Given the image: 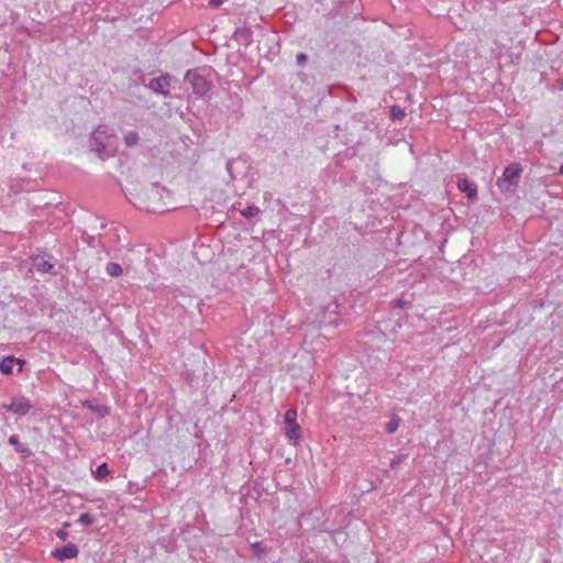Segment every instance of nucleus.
<instances>
[{
    "mask_svg": "<svg viewBox=\"0 0 563 563\" xmlns=\"http://www.w3.org/2000/svg\"><path fill=\"white\" fill-rule=\"evenodd\" d=\"M56 536L57 538H59L60 540L65 541L67 538H68V532L67 530H65L64 528L59 529L57 532H56Z\"/></svg>",
    "mask_w": 563,
    "mask_h": 563,
    "instance_id": "obj_20",
    "label": "nucleus"
},
{
    "mask_svg": "<svg viewBox=\"0 0 563 563\" xmlns=\"http://www.w3.org/2000/svg\"><path fill=\"white\" fill-rule=\"evenodd\" d=\"M15 364L20 365L19 371H21L22 362L13 356H7L0 362V372L5 375L12 374Z\"/></svg>",
    "mask_w": 563,
    "mask_h": 563,
    "instance_id": "obj_7",
    "label": "nucleus"
},
{
    "mask_svg": "<svg viewBox=\"0 0 563 563\" xmlns=\"http://www.w3.org/2000/svg\"><path fill=\"white\" fill-rule=\"evenodd\" d=\"M400 418L394 416L393 419L386 424V430L388 433H394L399 427Z\"/></svg>",
    "mask_w": 563,
    "mask_h": 563,
    "instance_id": "obj_16",
    "label": "nucleus"
},
{
    "mask_svg": "<svg viewBox=\"0 0 563 563\" xmlns=\"http://www.w3.org/2000/svg\"><path fill=\"white\" fill-rule=\"evenodd\" d=\"M457 188L465 192L470 199H475L477 197L476 186L471 184L466 178L457 179Z\"/></svg>",
    "mask_w": 563,
    "mask_h": 563,
    "instance_id": "obj_8",
    "label": "nucleus"
},
{
    "mask_svg": "<svg viewBox=\"0 0 563 563\" xmlns=\"http://www.w3.org/2000/svg\"><path fill=\"white\" fill-rule=\"evenodd\" d=\"M84 407L95 411L100 418H103L109 412L106 406L99 405L96 400H86Z\"/></svg>",
    "mask_w": 563,
    "mask_h": 563,
    "instance_id": "obj_10",
    "label": "nucleus"
},
{
    "mask_svg": "<svg viewBox=\"0 0 563 563\" xmlns=\"http://www.w3.org/2000/svg\"><path fill=\"white\" fill-rule=\"evenodd\" d=\"M69 526H70V523H69V522H65V523L63 525V528L66 530V529H68V527H69Z\"/></svg>",
    "mask_w": 563,
    "mask_h": 563,
    "instance_id": "obj_25",
    "label": "nucleus"
},
{
    "mask_svg": "<svg viewBox=\"0 0 563 563\" xmlns=\"http://www.w3.org/2000/svg\"><path fill=\"white\" fill-rule=\"evenodd\" d=\"M95 151H96V152L98 153V155L101 157V156H102V154L106 152V145L103 144V142L96 143Z\"/></svg>",
    "mask_w": 563,
    "mask_h": 563,
    "instance_id": "obj_19",
    "label": "nucleus"
},
{
    "mask_svg": "<svg viewBox=\"0 0 563 563\" xmlns=\"http://www.w3.org/2000/svg\"><path fill=\"white\" fill-rule=\"evenodd\" d=\"M92 521V517L87 512L81 514L78 519V522H80L84 526H90Z\"/></svg>",
    "mask_w": 563,
    "mask_h": 563,
    "instance_id": "obj_18",
    "label": "nucleus"
},
{
    "mask_svg": "<svg viewBox=\"0 0 563 563\" xmlns=\"http://www.w3.org/2000/svg\"><path fill=\"white\" fill-rule=\"evenodd\" d=\"M140 140V135L136 131H129L124 134L123 141L125 146L133 147L136 146Z\"/></svg>",
    "mask_w": 563,
    "mask_h": 563,
    "instance_id": "obj_11",
    "label": "nucleus"
},
{
    "mask_svg": "<svg viewBox=\"0 0 563 563\" xmlns=\"http://www.w3.org/2000/svg\"><path fill=\"white\" fill-rule=\"evenodd\" d=\"M209 3L213 8H219L223 3V0H210Z\"/></svg>",
    "mask_w": 563,
    "mask_h": 563,
    "instance_id": "obj_24",
    "label": "nucleus"
},
{
    "mask_svg": "<svg viewBox=\"0 0 563 563\" xmlns=\"http://www.w3.org/2000/svg\"><path fill=\"white\" fill-rule=\"evenodd\" d=\"M79 550L75 543H67L63 548L53 551V556L58 561H65L77 558Z\"/></svg>",
    "mask_w": 563,
    "mask_h": 563,
    "instance_id": "obj_5",
    "label": "nucleus"
},
{
    "mask_svg": "<svg viewBox=\"0 0 563 563\" xmlns=\"http://www.w3.org/2000/svg\"><path fill=\"white\" fill-rule=\"evenodd\" d=\"M9 443L12 444L14 448H15V451L21 453L23 456L27 457L32 454L31 450L29 449L27 445L21 443L19 441V437L15 435V434H12L10 438H9Z\"/></svg>",
    "mask_w": 563,
    "mask_h": 563,
    "instance_id": "obj_9",
    "label": "nucleus"
},
{
    "mask_svg": "<svg viewBox=\"0 0 563 563\" xmlns=\"http://www.w3.org/2000/svg\"><path fill=\"white\" fill-rule=\"evenodd\" d=\"M522 168L519 164L508 165L503 176L497 180V186L503 192L514 194L519 185Z\"/></svg>",
    "mask_w": 563,
    "mask_h": 563,
    "instance_id": "obj_1",
    "label": "nucleus"
},
{
    "mask_svg": "<svg viewBox=\"0 0 563 563\" xmlns=\"http://www.w3.org/2000/svg\"><path fill=\"white\" fill-rule=\"evenodd\" d=\"M106 272L112 277H118L122 274L123 271L119 263L110 262L106 266Z\"/></svg>",
    "mask_w": 563,
    "mask_h": 563,
    "instance_id": "obj_13",
    "label": "nucleus"
},
{
    "mask_svg": "<svg viewBox=\"0 0 563 563\" xmlns=\"http://www.w3.org/2000/svg\"><path fill=\"white\" fill-rule=\"evenodd\" d=\"M92 141L95 143H100L102 142V136H101V132L99 130H97L93 134H92Z\"/></svg>",
    "mask_w": 563,
    "mask_h": 563,
    "instance_id": "obj_22",
    "label": "nucleus"
},
{
    "mask_svg": "<svg viewBox=\"0 0 563 563\" xmlns=\"http://www.w3.org/2000/svg\"><path fill=\"white\" fill-rule=\"evenodd\" d=\"M297 411L288 409L284 415V434L292 443H297L301 438V428L296 421Z\"/></svg>",
    "mask_w": 563,
    "mask_h": 563,
    "instance_id": "obj_2",
    "label": "nucleus"
},
{
    "mask_svg": "<svg viewBox=\"0 0 563 563\" xmlns=\"http://www.w3.org/2000/svg\"><path fill=\"white\" fill-rule=\"evenodd\" d=\"M560 174L563 175V165L560 167Z\"/></svg>",
    "mask_w": 563,
    "mask_h": 563,
    "instance_id": "obj_26",
    "label": "nucleus"
},
{
    "mask_svg": "<svg viewBox=\"0 0 563 563\" xmlns=\"http://www.w3.org/2000/svg\"><path fill=\"white\" fill-rule=\"evenodd\" d=\"M34 267L40 273H52L54 269V265L45 260L35 262Z\"/></svg>",
    "mask_w": 563,
    "mask_h": 563,
    "instance_id": "obj_12",
    "label": "nucleus"
},
{
    "mask_svg": "<svg viewBox=\"0 0 563 563\" xmlns=\"http://www.w3.org/2000/svg\"><path fill=\"white\" fill-rule=\"evenodd\" d=\"M169 82H170V77L168 75L161 76V77L151 79V81L148 84V88L156 93L167 96L168 90L166 88L169 86Z\"/></svg>",
    "mask_w": 563,
    "mask_h": 563,
    "instance_id": "obj_6",
    "label": "nucleus"
},
{
    "mask_svg": "<svg viewBox=\"0 0 563 563\" xmlns=\"http://www.w3.org/2000/svg\"><path fill=\"white\" fill-rule=\"evenodd\" d=\"M296 59L299 65H303L307 62V55L305 53H299Z\"/></svg>",
    "mask_w": 563,
    "mask_h": 563,
    "instance_id": "obj_21",
    "label": "nucleus"
},
{
    "mask_svg": "<svg viewBox=\"0 0 563 563\" xmlns=\"http://www.w3.org/2000/svg\"><path fill=\"white\" fill-rule=\"evenodd\" d=\"M185 80L191 86L192 92L198 97L207 96L211 89V84L197 70H188Z\"/></svg>",
    "mask_w": 563,
    "mask_h": 563,
    "instance_id": "obj_3",
    "label": "nucleus"
},
{
    "mask_svg": "<svg viewBox=\"0 0 563 563\" xmlns=\"http://www.w3.org/2000/svg\"><path fill=\"white\" fill-rule=\"evenodd\" d=\"M241 213L244 218H252L260 213V208L255 206H250L245 208Z\"/></svg>",
    "mask_w": 563,
    "mask_h": 563,
    "instance_id": "obj_17",
    "label": "nucleus"
},
{
    "mask_svg": "<svg viewBox=\"0 0 563 563\" xmlns=\"http://www.w3.org/2000/svg\"><path fill=\"white\" fill-rule=\"evenodd\" d=\"M110 471L107 463L100 464L97 470L93 472V476L96 479L101 481L109 475Z\"/></svg>",
    "mask_w": 563,
    "mask_h": 563,
    "instance_id": "obj_14",
    "label": "nucleus"
},
{
    "mask_svg": "<svg viewBox=\"0 0 563 563\" xmlns=\"http://www.w3.org/2000/svg\"><path fill=\"white\" fill-rule=\"evenodd\" d=\"M406 117V112L399 106H393L390 108V119L391 120H402Z\"/></svg>",
    "mask_w": 563,
    "mask_h": 563,
    "instance_id": "obj_15",
    "label": "nucleus"
},
{
    "mask_svg": "<svg viewBox=\"0 0 563 563\" xmlns=\"http://www.w3.org/2000/svg\"><path fill=\"white\" fill-rule=\"evenodd\" d=\"M2 408L14 415L25 416L32 408V405L27 398L21 396L13 398L9 405L3 404Z\"/></svg>",
    "mask_w": 563,
    "mask_h": 563,
    "instance_id": "obj_4",
    "label": "nucleus"
},
{
    "mask_svg": "<svg viewBox=\"0 0 563 563\" xmlns=\"http://www.w3.org/2000/svg\"><path fill=\"white\" fill-rule=\"evenodd\" d=\"M406 457H407V455H400V456H398L397 459H394V460L391 461V466L394 467L396 464L401 463Z\"/></svg>",
    "mask_w": 563,
    "mask_h": 563,
    "instance_id": "obj_23",
    "label": "nucleus"
}]
</instances>
